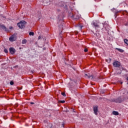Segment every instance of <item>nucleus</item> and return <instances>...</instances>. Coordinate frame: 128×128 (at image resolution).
I'll use <instances>...</instances> for the list:
<instances>
[{
	"instance_id": "obj_26",
	"label": "nucleus",
	"mask_w": 128,
	"mask_h": 128,
	"mask_svg": "<svg viewBox=\"0 0 128 128\" xmlns=\"http://www.w3.org/2000/svg\"><path fill=\"white\" fill-rule=\"evenodd\" d=\"M12 26H10V30H12Z\"/></svg>"
},
{
	"instance_id": "obj_27",
	"label": "nucleus",
	"mask_w": 128,
	"mask_h": 128,
	"mask_svg": "<svg viewBox=\"0 0 128 128\" xmlns=\"http://www.w3.org/2000/svg\"><path fill=\"white\" fill-rule=\"evenodd\" d=\"M62 126H64V124H62Z\"/></svg>"
},
{
	"instance_id": "obj_9",
	"label": "nucleus",
	"mask_w": 128,
	"mask_h": 128,
	"mask_svg": "<svg viewBox=\"0 0 128 128\" xmlns=\"http://www.w3.org/2000/svg\"><path fill=\"white\" fill-rule=\"evenodd\" d=\"M112 114H114V116H118V112L116 111H113Z\"/></svg>"
},
{
	"instance_id": "obj_16",
	"label": "nucleus",
	"mask_w": 128,
	"mask_h": 128,
	"mask_svg": "<svg viewBox=\"0 0 128 128\" xmlns=\"http://www.w3.org/2000/svg\"><path fill=\"white\" fill-rule=\"evenodd\" d=\"M124 42L127 44H128V40L126 39L124 40Z\"/></svg>"
},
{
	"instance_id": "obj_23",
	"label": "nucleus",
	"mask_w": 128,
	"mask_h": 128,
	"mask_svg": "<svg viewBox=\"0 0 128 128\" xmlns=\"http://www.w3.org/2000/svg\"><path fill=\"white\" fill-rule=\"evenodd\" d=\"M30 104H34V102H30Z\"/></svg>"
},
{
	"instance_id": "obj_7",
	"label": "nucleus",
	"mask_w": 128,
	"mask_h": 128,
	"mask_svg": "<svg viewBox=\"0 0 128 128\" xmlns=\"http://www.w3.org/2000/svg\"><path fill=\"white\" fill-rule=\"evenodd\" d=\"M10 52L12 54H14L16 52V50L12 48H10Z\"/></svg>"
},
{
	"instance_id": "obj_17",
	"label": "nucleus",
	"mask_w": 128,
	"mask_h": 128,
	"mask_svg": "<svg viewBox=\"0 0 128 128\" xmlns=\"http://www.w3.org/2000/svg\"><path fill=\"white\" fill-rule=\"evenodd\" d=\"M4 52H6V54H8V49H4Z\"/></svg>"
},
{
	"instance_id": "obj_8",
	"label": "nucleus",
	"mask_w": 128,
	"mask_h": 128,
	"mask_svg": "<svg viewBox=\"0 0 128 128\" xmlns=\"http://www.w3.org/2000/svg\"><path fill=\"white\" fill-rule=\"evenodd\" d=\"M94 114H96V116H98V106H95L94 108Z\"/></svg>"
},
{
	"instance_id": "obj_6",
	"label": "nucleus",
	"mask_w": 128,
	"mask_h": 128,
	"mask_svg": "<svg viewBox=\"0 0 128 128\" xmlns=\"http://www.w3.org/2000/svg\"><path fill=\"white\" fill-rule=\"evenodd\" d=\"M0 28H2V30H4L5 32H8V30L6 27V26L4 25H2L0 24Z\"/></svg>"
},
{
	"instance_id": "obj_25",
	"label": "nucleus",
	"mask_w": 128,
	"mask_h": 128,
	"mask_svg": "<svg viewBox=\"0 0 128 128\" xmlns=\"http://www.w3.org/2000/svg\"><path fill=\"white\" fill-rule=\"evenodd\" d=\"M82 26H80V30H82Z\"/></svg>"
},
{
	"instance_id": "obj_15",
	"label": "nucleus",
	"mask_w": 128,
	"mask_h": 128,
	"mask_svg": "<svg viewBox=\"0 0 128 128\" xmlns=\"http://www.w3.org/2000/svg\"><path fill=\"white\" fill-rule=\"evenodd\" d=\"M29 34H30V36H34V32H30L29 33Z\"/></svg>"
},
{
	"instance_id": "obj_28",
	"label": "nucleus",
	"mask_w": 128,
	"mask_h": 128,
	"mask_svg": "<svg viewBox=\"0 0 128 128\" xmlns=\"http://www.w3.org/2000/svg\"><path fill=\"white\" fill-rule=\"evenodd\" d=\"M120 84H122V82H120Z\"/></svg>"
},
{
	"instance_id": "obj_29",
	"label": "nucleus",
	"mask_w": 128,
	"mask_h": 128,
	"mask_svg": "<svg viewBox=\"0 0 128 128\" xmlns=\"http://www.w3.org/2000/svg\"><path fill=\"white\" fill-rule=\"evenodd\" d=\"M52 128V127H51V128Z\"/></svg>"
},
{
	"instance_id": "obj_13",
	"label": "nucleus",
	"mask_w": 128,
	"mask_h": 128,
	"mask_svg": "<svg viewBox=\"0 0 128 128\" xmlns=\"http://www.w3.org/2000/svg\"><path fill=\"white\" fill-rule=\"evenodd\" d=\"M22 44H26V40H22Z\"/></svg>"
},
{
	"instance_id": "obj_22",
	"label": "nucleus",
	"mask_w": 128,
	"mask_h": 128,
	"mask_svg": "<svg viewBox=\"0 0 128 128\" xmlns=\"http://www.w3.org/2000/svg\"><path fill=\"white\" fill-rule=\"evenodd\" d=\"M74 16H74V15L72 16V18H74Z\"/></svg>"
},
{
	"instance_id": "obj_10",
	"label": "nucleus",
	"mask_w": 128,
	"mask_h": 128,
	"mask_svg": "<svg viewBox=\"0 0 128 128\" xmlns=\"http://www.w3.org/2000/svg\"><path fill=\"white\" fill-rule=\"evenodd\" d=\"M85 76H87L88 78H90L92 77V76H90V74H85Z\"/></svg>"
},
{
	"instance_id": "obj_18",
	"label": "nucleus",
	"mask_w": 128,
	"mask_h": 128,
	"mask_svg": "<svg viewBox=\"0 0 128 128\" xmlns=\"http://www.w3.org/2000/svg\"><path fill=\"white\" fill-rule=\"evenodd\" d=\"M62 96H66V93H64V92H62Z\"/></svg>"
},
{
	"instance_id": "obj_24",
	"label": "nucleus",
	"mask_w": 128,
	"mask_h": 128,
	"mask_svg": "<svg viewBox=\"0 0 128 128\" xmlns=\"http://www.w3.org/2000/svg\"><path fill=\"white\" fill-rule=\"evenodd\" d=\"M38 40H40V36H39L38 37Z\"/></svg>"
},
{
	"instance_id": "obj_19",
	"label": "nucleus",
	"mask_w": 128,
	"mask_h": 128,
	"mask_svg": "<svg viewBox=\"0 0 128 128\" xmlns=\"http://www.w3.org/2000/svg\"><path fill=\"white\" fill-rule=\"evenodd\" d=\"M60 102H61V104H64L66 102V101H64V100H61V101H60Z\"/></svg>"
},
{
	"instance_id": "obj_14",
	"label": "nucleus",
	"mask_w": 128,
	"mask_h": 128,
	"mask_svg": "<svg viewBox=\"0 0 128 128\" xmlns=\"http://www.w3.org/2000/svg\"><path fill=\"white\" fill-rule=\"evenodd\" d=\"M114 12H115V17L116 18V14L118 12V11L116 10L115 9H114Z\"/></svg>"
},
{
	"instance_id": "obj_1",
	"label": "nucleus",
	"mask_w": 128,
	"mask_h": 128,
	"mask_svg": "<svg viewBox=\"0 0 128 128\" xmlns=\"http://www.w3.org/2000/svg\"><path fill=\"white\" fill-rule=\"evenodd\" d=\"M24 24H26V22L25 21H24V20L21 21L20 22L17 24L18 26L20 28H24Z\"/></svg>"
},
{
	"instance_id": "obj_2",
	"label": "nucleus",
	"mask_w": 128,
	"mask_h": 128,
	"mask_svg": "<svg viewBox=\"0 0 128 128\" xmlns=\"http://www.w3.org/2000/svg\"><path fill=\"white\" fill-rule=\"evenodd\" d=\"M92 24V27L94 28L95 30H98V28H100V25H98V24L94 22H93Z\"/></svg>"
},
{
	"instance_id": "obj_3",
	"label": "nucleus",
	"mask_w": 128,
	"mask_h": 128,
	"mask_svg": "<svg viewBox=\"0 0 128 128\" xmlns=\"http://www.w3.org/2000/svg\"><path fill=\"white\" fill-rule=\"evenodd\" d=\"M9 40L10 42H14L16 40V34L12 35L10 38Z\"/></svg>"
},
{
	"instance_id": "obj_11",
	"label": "nucleus",
	"mask_w": 128,
	"mask_h": 128,
	"mask_svg": "<svg viewBox=\"0 0 128 128\" xmlns=\"http://www.w3.org/2000/svg\"><path fill=\"white\" fill-rule=\"evenodd\" d=\"M102 25L103 26L104 28H106V27L108 26V24L106 23L104 24H102Z\"/></svg>"
},
{
	"instance_id": "obj_20",
	"label": "nucleus",
	"mask_w": 128,
	"mask_h": 128,
	"mask_svg": "<svg viewBox=\"0 0 128 128\" xmlns=\"http://www.w3.org/2000/svg\"><path fill=\"white\" fill-rule=\"evenodd\" d=\"M84 52H88V49L85 48V49L84 50Z\"/></svg>"
},
{
	"instance_id": "obj_12",
	"label": "nucleus",
	"mask_w": 128,
	"mask_h": 128,
	"mask_svg": "<svg viewBox=\"0 0 128 128\" xmlns=\"http://www.w3.org/2000/svg\"><path fill=\"white\" fill-rule=\"evenodd\" d=\"M116 50H118V52H124V50H122V49L117 48Z\"/></svg>"
},
{
	"instance_id": "obj_5",
	"label": "nucleus",
	"mask_w": 128,
	"mask_h": 128,
	"mask_svg": "<svg viewBox=\"0 0 128 128\" xmlns=\"http://www.w3.org/2000/svg\"><path fill=\"white\" fill-rule=\"evenodd\" d=\"M113 102L120 104V102H124V99L122 98H118L114 100Z\"/></svg>"
},
{
	"instance_id": "obj_21",
	"label": "nucleus",
	"mask_w": 128,
	"mask_h": 128,
	"mask_svg": "<svg viewBox=\"0 0 128 128\" xmlns=\"http://www.w3.org/2000/svg\"><path fill=\"white\" fill-rule=\"evenodd\" d=\"M10 84L11 86H12V85L14 84V82H10Z\"/></svg>"
},
{
	"instance_id": "obj_4",
	"label": "nucleus",
	"mask_w": 128,
	"mask_h": 128,
	"mask_svg": "<svg viewBox=\"0 0 128 128\" xmlns=\"http://www.w3.org/2000/svg\"><path fill=\"white\" fill-rule=\"evenodd\" d=\"M113 66L115 68H118L120 66V62L118 61H115L113 63Z\"/></svg>"
}]
</instances>
